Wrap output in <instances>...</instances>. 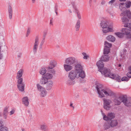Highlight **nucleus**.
<instances>
[{"mask_svg":"<svg viewBox=\"0 0 131 131\" xmlns=\"http://www.w3.org/2000/svg\"><path fill=\"white\" fill-rule=\"evenodd\" d=\"M96 89L98 94V96L102 98L106 97L111 96L114 94L113 92L108 88H103V85L98 84L96 86Z\"/></svg>","mask_w":131,"mask_h":131,"instance_id":"obj_1","label":"nucleus"},{"mask_svg":"<svg viewBox=\"0 0 131 131\" xmlns=\"http://www.w3.org/2000/svg\"><path fill=\"white\" fill-rule=\"evenodd\" d=\"M101 26L102 28V31L104 33L113 32L115 31L113 23H111L108 25L107 21H103L101 23Z\"/></svg>","mask_w":131,"mask_h":131,"instance_id":"obj_2","label":"nucleus"},{"mask_svg":"<svg viewBox=\"0 0 131 131\" xmlns=\"http://www.w3.org/2000/svg\"><path fill=\"white\" fill-rule=\"evenodd\" d=\"M96 65L98 67L99 71L101 74L105 77L106 76H109L108 74H110L109 69L106 68H104V64L102 61L100 60L97 62Z\"/></svg>","mask_w":131,"mask_h":131,"instance_id":"obj_3","label":"nucleus"},{"mask_svg":"<svg viewBox=\"0 0 131 131\" xmlns=\"http://www.w3.org/2000/svg\"><path fill=\"white\" fill-rule=\"evenodd\" d=\"M36 86L37 90L40 92L39 95L40 97L42 98L45 97L47 93L46 89L39 83L37 84Z\"/></svg>","mask_w":131,"mask_h":131,"instance_id":"obj_4","label":"nucleus"},{"mask_svg":"<svg viewBox=\"0 0 131 131\" xmlns=\"http://www.w3.org/2000/svg\"><path fill=\"white\" fill-rule=\"evenodd\" d=\"M112 103V101L111 99L104 98L103 99V108L106 110H110L112 107L111 105Z\"/></svg>","mask_w":131,"mask_h":131,"instance_id":"obj_5","label":"nucleus"},{"mask_svg":"<svg viewBox=\"0 0 131 131\" xmlns=\"http://www.w3.org/2000/svg\"><path fill=\"white\" fill-rule=\"evenodd\" d=\"M25 84L23 82L22 79H20L17 81V88L21 92H25Z\"/></svg>","mask_w":131,"mask_h":131,"instance_id":"obj_6","label":"nucleus"},{"mask_svg":"<svg viewBox=\"0 0 131 131\" xmlns=\"http://www.w3.org/2000/svg\"><path fill=\"white\" fill-rule=\"evenodd\" d=\"M77 73L74 70L71 71L69 73L68 75L69 79H75L76 78H78Z\"/></svg>","mask_w":131,"mask_h":131,"instance_id":"obj_7","label":"nucleus"},{"mask_svg":"<svg viewBox=\"0 0 131 131\" xmlns=\"http://www.w3.org/2000/svg\"><path fill=\"white\" fill-rule=\"evenodd\" d=\"M110 74H108V75L110 76H106V77H109L113 79H114L118 81V82H120L121 81V79L120 76L118 75H115L113 73H112L111 71H110Z\"/></svg>","mask_w":131,"mask_h":131,"instance_id":"obj_8","label":"nucleus"},{"mask_svg":"<svg viewBox=\"0 0 131 131\" xmlns=\"http://www.w3.org/2000/svg\"><path fill=\"white\" fill-rule=\"evenodd\" d=\"M75 62V59L73 57H69L66 58L64 61V63L72 65Z\"/></svg>","mask_w":131,"mask_h":131,"instance_id":"obj_9","label":"nucleus"},{"mask_svg":"<svg viewBox=\"0 0 131 131\" xmlns=\"http://www.w3.org/2000/svg\"><path fill=\"white\" fill-rule=\"evenodd\" d=\"M123 102L126 106L130 107L131 106V98L127 99L126 97L124 96L123 99Z\"/></svg>","mask_w":131,"mask_h":131,"instance_id":"obj_10","label":"nucleus"},{"mask_svg":"<svg viewBox=\"0 0 131 131\" xmlns=\"http://www.w3.org/2000/svg\"><path fill=\"white\" fill-rule=\"evenodd\" d=\"M124 97V96H121L114 99L113 101L114 105H120L121 103L123 102Z\"/></svg>","mask_w":131,"mask_h":131,"instance_id":"obj_11","label":"nucleus"},{"mask_svg":"<svg viewBox=\"0 0 131 131\" xmlns=\"http://www.w3.org/2000/svg\"><path fill=\"white\" fill-rule=\"evenodd\" d=\"M121 31L124 35H126L129 38H131V34L130 33V29L127 28H122L121 30Z\"/></svg>","mask_w":131,"mask_h":131,"instance_id":"obj_12","label":"nucleus"},{"mask_svg":"<svg viewBox=\"0 0 131 131\" xmlns=\"http://www.w3.org/2000/svg\"><path fill=\"white\" fill-rule=\"evenodd\" d=\"M121 16L123 17L126 16L128 18L131 19V12L129 10H126L121 13Z\"/></svg>","mask_w":131,"mask_h":131,"instance_id":"obj_13","label":"nucleus"},{"mask_svg":"<svg viewBox=\"0 0 131 131\" xmlns=\"http://www.w3.org/2000/svg\"><path fill=\"white\" fill-rule=\"evenodd\" d=\"M53 83L52 80H49L46 84V88L48 91H50L52 89L53 86Z\"/></svg>","mask_w":131,"mask_h":131,"instance_id":"obj_14","label":"nucleus"},{"mask_svg":"<svg viewBox=\"0 0 131 131\" xmlns=\"http://www.w3.org/2000/svg\"><path fill=\"white\" fill-rule=\"evenodd\" d=\"M49 81L48 79L46 76L43 75L40 80V83L41 85H45Z\"/></svg>","mask_w":131,"mask_h":131,"instance_id":"obj_15","label":"nucleus"},{"mask_svg":"<svg viewBox=\"0 0 131 131\" xmlns=\"http://www.w3.org/2000/svg\"><path fill=\"white\" fill-rule=\"evenodd\" d=\"M64 69L66 72H68L72 70L73 67L71 65L64 63L63 65Z\"/></svg>","mask_w":131,"mask_h":131,"instance_id":"obj_16","label":"nucleus"},{"mask_svg":"<svg viewBox=\"0 0 131 131\" xmlns=\"http://www.w3.org/2000/svg\"><path fill=\"white\" fill-rule=\"evenodd\" d=\"M57 64V61L54 60H50L49 62V64L50 66H49L48 68L50 69H52L56 67Z\"/></svg>","mask_w":131,"mask_h":131,"instance_id":"obj_17","label":"nucleus"},{"mask_svg":"<svg viewBox=\"0 0 131 131\" xmlns=\"http://www.w3.org/2000/svg\"><path fill=\"white\" fill-rule=\"evenodd\" d=\"M83 70L81 64L78 63L76 65L74 70L77 73Z\"/></svg>","mask_w":131,"mask_h":131,"instance_id":"obj_18","label":"nucleus"},{"mask_svg":"<svg viewBox=\"0 0 131 131\" xmlns=\"http://www.w3.org/2000/svg\"><path fill=\"white\" fill-rule=\"evenodd\" d=\"M22 101L23 104H24L25 106H28L29 102L28 97L25 96L23 97L22 99Z\"/></svg>","mask_w":131,"mask_h":131,"instance_id":"obj_19","label":"nucleus"},{"mask_svg":"<svg viewBox=\"0 0 131 131\" xmlns=\"http://www.w3.org/2000/svg\"><path fill=\"white\" fill-rule=\"evenodd\" d=\"M23 72V70L22 69H21L17 73V76H16V78L18 79V80L22 79V81H23V79L21 78V77Z\"/></svg>","mask_w":131,"mask_h":131,"instance_id":"obj_20","label":"nucleus"},{"mask_svg":"<svg viewBox=\"0 0 131 131\" xmlns=\"http://www.w3.org/2000/svg\"><path fill=\"white\" fill-rule=\"evenodd\" d=\"M39 44V40L38 38L36 39L35 40V42L34 44L33 50L34 52H36L37 51L38 45Z\"/></svg>","mask_w":131,"mask_h":131,"instance_id":"obj_21","label":"nucleus"},{"mask_svg":"<svg viewBox=\"0 0 131 131\" xmlns=\"http://www.w3.org/2000/svg\"><path fill=\"white\" fill-rule=\"evenodd\" d=\"M8 11L9 18L10 19H11L12 17L13 10L11 6L10 5L8 6Z\"/></svg>","mask_w":131,"mask_h":131,"instance_id":"obj_22","label":"nucleus"},{"mask_svg":"<svg viewBox=\"0 0 131 131\" xmlns=\"http://www.w3.org/2000/svg\"><path fill=\"white\" fill-rule=\"evenodd\" d=\"M110 59V57L107 55H104L101 57L100 60L104 62L108 61Z\"/></svg>","mask_w":131,"mask_h":131,"instance_id":"obj_23","label":"nucleus"},{"mask_svg":"<svg viewBox=\"0 0 131 131\" xmlns=\"http://www.w3.org/2000/svg\"><path fill=\"white\" fill-rule=\"evenodd\" d=\"M78 78L80 77L81 78L84 79L85 77V73L83 70L78 73Z\"/></svg>","mask_w":131,"mask_h":131,"instance_id":"obj_24","label":"nucleus"},{"mask_svg":"<svg viewBox=\"0 0 131 131\" xmlns=\"http://www.w3.org/2000/svg\"><path fill=\"white\" fill-rule=\"evenodd\" d=\"M119 8L121 10L122 12H123L126 9L125 3H120L119 4Z\"/></svg>","mask_w":131,"mask_h":131,"instance_id":"obj_25","label":"nucleus"},{"mask_svg":"<svg viewBox=\"0 0 131 131\" xmlns=\"http://www.w3.org/2000/svg\"><path fill=\"white\" fill-rule=\"evenodd\" d=\"M118 124V122L116 120H113L110 123V125L111 127L116 126Z\"/></svg>","mask_w":131,"mask_h":131,"instance_id":"obj_26","label":"nucleus"},{"mask_svg":"<svg viewBox=\"0 0 131 131\" xmlns=\"http://www.w3.org/2000/svg\"><path fill=\"white\" fill-rule=\"evenodd\" d=\"M106 39L107 40L112 42H114L115 40V37L112 35H109L108 36L106 37Z\"/></svg>","mask_w":131,"mask_h":131,"instance_id":"obj_27","label":"nucleus"},{"mask_svg":"<svg viewBox=\"0 0 131 131\" xmlns=\"http://www.w3.org/2000/svg\"><path fill=\"white\" fill-rule=\"evenodd\" d=\"M101 114L103 117V119L104 120L106 121L109 120L108 116L107 115V116L106 115L102 110H101Z\"/></svg>","mask_w":131,"mask_h":131,"instance_id":"obj_28","label":"nucleus"},{"mask_svg":"<svg viewBox=\"0 0 131 131\" xmlns=\"http://www.w3.org/2000/svg\"><path fill=\"white\" fill-rule=\"evenodd\" d=\"M67 83L69 85H73L75 83V79H69L67 82Z\"/></svg>","mask_w":131,"mask_h":131,"instance_id":"obj_29","label":"nucleus"},{"mask_svg":"<svg viewBox=\"0 0 131 131\" xmlns=\"http://www.w3.org/2000/svg\"><path fill=\"white\" fill-rule=\"evenodd\" d=\"M112 46L111 43H108L106 41H105L104 42L105 52H106V48H110Z\"/></svg>","mask_w":131,"mask_h":131,"instance_id":"obj_30","label":"nucleus"},{"mask_svg":"<svg viewBox=\"0 0 131 131\" xmlns=\"http://www.w3.org/2000/svg\"><path fill=\"white\" fill-rule=\"evenodd\" d=\"M107 116H108L109 120H111L114 118L115 114L114 113H109L107 114Z\"/></svg>","mask_w":131,"mask_h":131,"instance_id":"obj_31","label":"nucleus"},{"mask_svg":"<svg viewBox=\"0 0 131 131\" xmlns=\"http://www.w3.org/2000/svg\"><path fill=\"white\" fill-rule=\"evenodd\" d=\"M80 22L79 20H78L75 25V28L76 31H78L79 30L80 27Z\"/></svg>","mask_w":131,"mask_h":131,"instance_id":"obj_32","label":"nucleus"},{"mask_svg":"<svg viewBox=\"0 0 131 131\" xmlns=\"http://www.w3.org/2000/svg\"><path fill=\"white\" fill-rule=\"evenodd\" d=\"M46 69L45 68H42L39 70V72L41 75H44L46 72Z\"/></svg>","mask_w":131,"mask_h":131,"instance_id":"obj_33","label":"nucleus"},{"mask_svg":"<svg viewBox=\"0 0 131 131\" xmlns=\"http://www.w3.org/2000/svg\"><path fill=\"white\" fill-rule=\"evenodd\" d=\"M82 54L83 56V59L85 60H87L89 58V55L86 53L83 52L82 53Z\"/></svg>","mask_w":131,"mask_h":131,"instance_id":"obj_34","label":"nucleus"},{"mask_svg":"<svg viewBox=\"0 0 131 131\" xmlns=\"http://www.w3.org/2000/svg\"><path fill=\"white\" fill-rule=\"evenodd\" d=\"M44 75L48 79V80L52 79L53 77V75L49 73H47Z\"/></svg>","mask_w":131,"mask_h":131,"instance_id":"obj_35","label":"nucleus"},{"mask_svg":"<svg viewBox=\"0 0 131 131\" xmlns=\"http://www.w3.org/2000/svg\"><path fill=\"white\" fill-rule=\"evenodd\" d=\"M115 35L120 38H122L123 37L124 34L120 32H115L114 33Z\"/></svg>","mask_w":131,"mask_h":131,"instance_id":"obj_36","label":"nucleus"},{"mask_svg":"<svg viewBox=\"0 0 131 131\" xmlns=\"http://www.w3.org/2000/svg\"><path fill=\"white\" fill-rule=\"evenodd\" d=\"M110 125L108 122L105 123L104 125V128L105 130L109 129L110 127Z\"/></svg>","mask_w":131,"mask_h":131,"instance_id":"obj_37","label":"nucleus"},{"mask_svg":"<svg viewBox=\"0 0 131 131\" xmlns=\"http://www.w3.org/2000/svg\"><path fill=\"white\" fill-rule=\"evenodd\" d=\"M47 127L46 125L45 124L42 125H41V129L43 130L46 131L47 130Z\"/></svg>","mask_w":131,"mask_h":131,"instance_id":"obj_38","label":"nucleus"},{"mask_svg":"<svg viewBox=\"0 0 131 131\" xmlns=\"http://www.w3.org/2000/svg\"><path fill=\"white\" fill-rule=\"evenodd\" d=\"M125 3V6L127 8H129L131 6V2L128 1Z\"/></svg>","mask_w":131,"mask_h":131,"instance_id":"obj_39","label":"nucleus"},{"mask_svg":"<svg viewBox=\"0 0 131 131\" xmlns=\"http://www.w3.org/2000/svg\"><path fill=\"white\" fill-rule=\"evenodd\" d=\"M8 108L6 107L4 108V116L5 117V118H6V114L8 112Z\"/></svg>","mask_w":131,"mask_h":131,"instance_id":"obj_40","label":"nucleus"},{"mask_svg":"<svg viewBox=\"0 0 131 131\" xmlns=\"http://www.w3.org/2000/svg\"><path fill=\"white\" fill-rule=\"evenodd\" d=\"M129 78L127 76V77H123L121 79V80L122 81H127L129 80Z\"/></svg>","mask_w":131,"mask_h":131,"instance_id":"obj_41","label":"nucleus"},{"mask_svg":"<svg viewBox=\"0 0 131 131\" xmlns=\"http://www.w3.org/2000/svg\"><path fill=\"white\" fill-rule=\"evenodd\" d=\"M110 48H106V52H105V47H104V54H108L110 52Z\"/></svg>","mask_w":131,"mask_h":131,"instance_id":"obj_42","label":"nucleus"},{"mask_svg":"<svg viewBox=\"0 0 131 131\" xmlns=\"http://www.w3.org/2000/svg\"><path fill=\"white\" fill-rule=\"evenodd\" d=\"M8 129L7 127L4 126L1 127L0 129V131H8Z\"/></svg>","mask_w":131,"mask_h":131,"instance_id":"obj_43","label":"nucleus"},{"mask_svg":"<svg viewBox=\"0 0 131 131\" xmlns=\"http://www.w3.org/2000/svg\"><path fill=\"white\" fill-rule=\"evenodd\" d=\"M31 31V29L30 28H28L27 30L26 36L27 37L29 36Z\"/></svg>","mask_w":131,"mask_h":131,"instance_id":"obj_44","label":"nucleus"},{"mask_svg":"<svg viewBox=\"0 0 131 131\" xmlns=\"http://www.w3.org/2000/svg\"><path fill=\"white\" fill-rule=\"evenodd\" d=\"M130 71L127 73V75L129 78H131V66L129 68Z\"/></svg>","mask_w":131,"mask_h":131,"instance_id":"obj_45","label":"nucleus"},{"mask_svg":"<svg viewBox=\"0 0 131 131\" xmlns=\"http://www.w3.org/2000/svg\"><path fill=\"white\" fill-rule=\"evenodd\" d=\"M15 110L14 109H12L11 111H10L9 115H11L14 114L15 112Z\"/></svg>","mask_w":131,"mask_h":131,"instance_id":"obj_46","label":"nucleus"},{"mask_svg":"<svg viewBox=\"0 0 131 131\" xmlns=\"http://www.w3.org/2000/svg\"><path fill=\"white\" fill-rule=\"evenodd\" d=\"M115 0H111L108 2V4L111 5L115 2Z\"/></svg>","mask_w":131,"mask_h":131,"instance_id":"obj_47","label":"nucleus"},{"mask_svg":"<svg viewBox=\"0 0 131 131\" xmlns=\"http://www.w3.org/2000/svg\"><path fill=\"white\" fill-rule=\"evenodd\" d=\"M77 17L79 19H80L81 18V16L80 13L78 12L77 13Z\"/></svg>","mask_w":131,"mask_h":131,"instance_id":"obj_48","label":"nucleus"},{"mask_svg":"<svg viewBox=\"0 0 131 131\" xmlns=\"http://www.w3.org/2000/svg\"><path fill=\"white\" fill-rule=\"evenodd\" d=\"M50 72L52 74V75H54L56 71L54 69H53L51 70Z\"/></svg>","mask_w":131,"mask_h":131,"instance_id":"obj_49","label":"nucleus"},{"mask_svg":"<svg viewBox=\"0 0 131 131\" xmlns=\"http://www.w3.org/2000/svg\"><path fill=\"white\" fill-rule=\"evenodd\" d=\"M53 20H52V19H51L50 20V25L51 26H52V25L53 24Z\"/></svg>","mask_w":131,"mask_h":131,"instance_id":"obj_50","label":"nucleus"},{"mask_svg":"<svg viewBox=\"0 0 131 131\" xmlns=\"http://www.w3.org/2000/svg\"><path fill=\"white\" fill-rule=\"evenodd\" d=\"M70 106L71 107H72L73 109L74 108V107L73 106V104L72 103H71L70 105Z\"/></svg>","mask_w":131,"mask_h":131,"instance_id":"obj_51","label":"nucleus"},{"mask_svg":"<svg viewBox=\"0 0 131 131\" xmlns=\"http://www.w3.org/2000/svg\"><path fill=\"white\" fill-rule=\"evenodd\" d=\"M105 2L104 1H102L101 3V4L102 5H104L105 4Z\"/></svg>","mask_w":131,"mask_h":131,"instance_id":"obj_52","label":"nucleus"},{"mask_svg":"<svg viewBox=\"0 0 131 131\" xmlns=\"http://www.w3.org/2000/svg\"><path fill=\"white\" fill-rule=\"evenodd\" d=\"M68 11L70 13H72V11L70 9H68Z\"/></svg>","mask_w":131,"mask_h":131,"instance_id":"obj_53","label":"nucleus"},{"mask_svg":"<svg viewBox=\"0 0 131 131\" xmlns=\"http://www.w3.org/2000/svg\"><path fill=\"white\" fill-rule=\"evenodd\" d=\"M35 2V0H32V3H34Z\"/></svg>","mask_w":131,"mask_h":131,"instance_id":"obj_54","label":"nucleus"},{"mask_svg":"<svg viewBox=\"0 0 131 131\" xmlns=\"http://www.w3.org/2000/svg\"><path fill=\"white\" fill-rule=\"evenodd\" d=\"M43 42H42L41 43V44H40V47L41 48L42 46V45L43 44Z\"/></svg>","mask_w":131,"mask_h":131,"instance_id":"obj_55","label":"nucleus"},{"mask_svg":"<svg viewBox=\"0 0 131 131\" xmlns=\"http://www.w3.org/2000/svg\"><path fill=\"white\" fill-rule=\"evenodd\" d=\"M119 1L121 2H125L126 1V0H119Z\"/></svg>","mask_w":131,"mask_h":131,"instance_id":"obj_56","label":"nucleus"},{"mask_svg":"<svg viewBox=\"0 0 131 131\" xmlns=\"http://www.w3.org/2000/svg\"><path fill=\"white\" fill-rule=\"evenodd\" d=\"M2 124L0 122V127H1L2 126Z\"/></svg>","mask_w":131,"mask_h":131,"instance_id":"obj_57","label":"nucleus"},{"mask_svg":"<svg viewBox=\"0 0 131 131\" xmlns=\"http://www.w3.org/2000/svg\"><path fill=\"white\" fill-rule=\"evenodd\" d=\"M22 131H25L24 129H23L22 130Z\"/></svg>","mask_w":131,"mask_h":131,"instance_id":"obj_58","label":"nucleus"},{"mask_svg":"<svg viewBox=\"0 0 131 131\" xmlns=\"http://www.w3.org/2000/svg\"><path fill=\"white\" fill-rule=\"evenodd\" d=\"M121 66V65L119 64V65L118 67H120Z\"/></svg>","mask_w":131,"mask_h":131,"instance_id":"obj_59","label":"nucleus"},{"mask_svg":"<svg viewBox=\"0 0 131 131\" xmlns=\"http://www.w3.org/2000/svg\"><path fill=\"white\" fill-rule=\"evenodd\" d=\"M56 14L57 15V14H58V13H57V12H56Z\"/></svg>","mask_w":131,"mask_h":131,"instance_id":"obj_60","label":"nucleus"},{"mask_svg":"<svg viewBox=\"0 0 131 131\" xmlns=\"http://www.w3.org/2000/svg\"><path fill=\"white\" fill-rule=\"evenodd\" d=\"M121 56H123V54H122Z\"/></svg>","mask_w":131,"mask_h":131,"instance_id":"obj_61","label":"nucleus"},{"mask_svg":"<svg viewBox=\"0 0 131 131\" xmlns=\"http://www.w3.org/2000/svg\"><path fill=\"white\" fill-rule=\"evenodd\" d=\"M18 57H19V56L18 55Z\"/></svg>","mask_w":131,"mask_h":131,"instance_id":"obj_62","label":"nucleus"}]
</instances>
